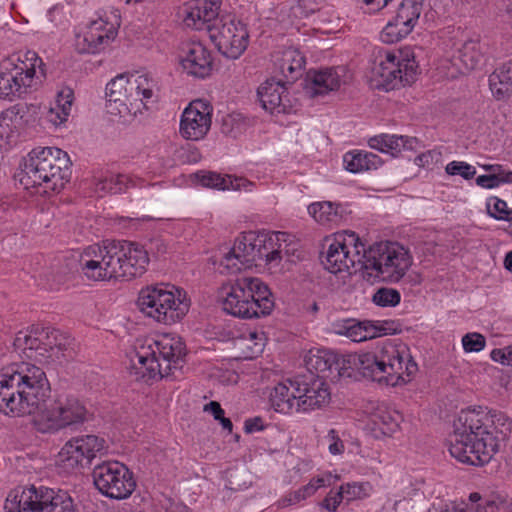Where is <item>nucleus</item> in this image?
<instances>
[{"label":"nucleus","instance_id":"obj_5","mask_svg":"<svg viewBox=\"0 0 512 512\" xmlns=\"http://www.w3.org/2000/svg\"><path fill=\"white\" fill-rule=\"evenodd\" d=\"M185 355V345L180 338L162 335L137 347L131 361L137 378L162 379L182 367Z\"/></svg>","mask_w":512,"mask_h":512},{"label":"nucleus","instance_id":"obj_36","mask_svg":"<svg viewBox=\"0 0 512 512\" xmlns=\"http://www.w3.org/2000/svg\"><path fill=\"white\" fill-rule=\"evenodd\" d=\"M489 86L492 94L498 100L509 98L512 95V60L503 64L489 76Z\"/></svg>","mask_w":512,"mask_h":512},{"label":"nucleus","instance_id":"obj_64","mask_svg":"<svg viewBox=\"0 0 512 512\" xmlns=\"http://www.w3.org/2000/svg\"><path fill=\"white\" fill-rule=\"evenodd\" d=\"M299 491L302 494L303 499L305 500L306 498L315 494L317 490L315 489V486H313V484L309 481L308 484L299 488Z\"/></svg>","mask_w":512,"mask_h":512},{"label":"nucleus","instance_id":"obj_62","mask_svg":"<svg viewBox=\"0 0 512 512\" xmlns=\"http://www.w3.org/2000/svg\"><path fill=\"white\" fill-rule=\"evenodd\" d=\"M332 476L330 474L325 476L314 477L310 480V482L315 486V489L318 490L321 487L329 486L331 484Z\"/></svg>","mask_w":512,"mask_h":512},{"label":"nucleus","instance_id":"obj_57","mask_svg":"<svg viewBox=\"0 0 512 512\" xmlns=\"http://www.w3.org/2000/svg\"><path fill=\"white\" fill-rule=\"evenodd\" d=\"M264 429L263 420L261 417H254L245 420L244 431L248 434L262 431Z\"/></svg>","mask_w":512,"mask_h":512},{"label":"nucleus","instance_id":"obj_15","mask_svg":"<svg viewBox=\"0 0 512 512\" xmlns=\"http://www.w3.org/2000/svg\"><path fill=\"white\" fill-rule=\"evenodd\" d=\"M92 477L97 490L111 499H127L136 488L133 473L118 461L97 464L93 468Z\"/></svg>","mask_w":512,"mask_h":512},{"label":"nucleus","instance_id":"obj_7","mask_svg":"<svg viewBox=\"0 0 512 512\" xmlns=\"http://www.w3.org/2000/svg\"><path fill=\"white\" fill-rule=\"evenodd\" d=\"M42 66V59L34 51H27L25 59L9 57L0 61V100L25 98L38 85L36 68L44 75Z\"/></svg>","mask_w":512,"mask_h":512},{"label":"nucleus","instance_id":"obj_10","mask_svg":"<svg viewBox=\"0 0 512 512\" xmlns=\"http://www.w3.org/2000/svg\"><path fill=\"white\" fill-rule=\"evenodd\" d=\"M159 86L156 79L147 73L118 75L106 85V96L109 102L124 106L128 113L137 115L149 104L157 101Z\"/></svg>","mask_w":512,"mask_h":512},{"label":"nucleus","instance_id":"obj_16","mask_svg":"<svg viewBox=\"0 0 512 512\" xmlns=\"http://www.w3.org/2000/svg\"><path fill=\"white\" fill-rule=\"evenodd\" d=\"M209 36L218 51L230 59L239 58L248 46L246 25L232 16H225L208 28Z\"/></svg>","mask_w":512,"mask_h":512},{"label":"nucleus","instance_id":"obj_13","mask_svg":"<svg viewBox=\"0 0 512 512\" xmlns=\"http://www.w3.org/2000/svg\"><path fill=\"white\" fill-rule=\"evenodd\" d=\"M377 59L379 62L373 68L377 88L390 91L415 82L418 64L411 49L380 50Z\"/></svg>","mask_w":512,"mask_h":512},{"label":"nucleus","instance_id":"obj_11","mask_svg":"<svg viewBox=\"0 0 512 512\" xmlns=\"http://www.w3.org/2000/svg\"><path fill=\"white\" fill-rule=\"evenodd\" d=\"M411 265L409 251L397 242H377L365 247L363 267L383 282H399Z\"/></svg>","mask_w":512,"mask_h":512},{"label":"nucleus","instance_id":"obj_21","mask_svg":"<svg viewBox=\"0 0 512 512\" xmlns=\"http://www.w3.org/2000/svg\"><path fill=\"white\" fill-rule=\"evenodd\" d=\"M118 279L131 280L142 276L149 264L147 250L138 243L126 240L115 241Z\"/></svg>","mask_w":512,"mask_h":512},{"label":"nucleus","instance_id":"obj_48","mask_svg":"<svg viewBox=\"0 0 512 512\" xmlns=\"http://www.w3.org/2000/svg\"><path fill=\"white\" fill-rule=\"evenodd\" d=\"M398 418L399 415L396 412L391 413L382 409H378V411L374 414V423L377 425H382V429H385L388 432H393L398 427Z\"/></svg>","mask_w":512,"mask_h":512},{"label":"nucleus","instance_id":"obj_28","mask_svg":"<svg viewBox=\"0 0 512 512\" xmlns=\"http://www.w3.org/2000/svg\"><path fill=\"white\" fill-rule=\"evenodd\" d=\"M345 74L346 69L343 66L310 70L307 73V82L311 94L313 96L323 95L339 89L344 82Z\"/></svg>","mask_w":512,"mask_h":512},{"label":"nucleus","instance_id":"obj_30","mask_svg":"<svg viewBox=\"0 0 512 512\" xmlns=\"http://www.w3.org/2000/svg\"><path fill=\"white\" fill-rule=\"evenodd\" d=\"M308 213L317 223L333 227L345 221L350 212L347 210V206L341 203L318 201L308 206Z\"/></svg>","mask_w":512,"mask_h":512},{"label":"nucleus","instance_id":"obj_58","mask_svg":"<svg viewBox=\"0 0 512 512\" xmlns=\"http://www.w3.org/2000/svg\"><path fill=\"white\" fill-rule=\"evenodd\" d=\"M369 13H376L387 6L391 0H362Z\"/></svg>","mask_w":512,"mask_h":512},{"label":"nucleus","instance_id":"obj_18","mask_svg":"<svg viewBox=\"0 0 512 512\" xmlns=\"http://www.w3.org/2000/svg\"><path fill=\"white\" fill-rule=\"evenodd\" d=\"M116 253L114 240L87 247L80 261L83 274L94 281L118 279Z\"/></svg>","mask_w":512,"mask_h":512},{"label":"nucleus","instance_id":"obj_26","mask_svg":"<svg viewBox=\"0 0 512 512\" xmlns=\"http://www.w3.org/2000/svg\"><path fill=\"white\" fill-rule=\"evenodd\" d=\"M117 34L116 28L103 19L92 21L83 36H78L76 46L80 53L95 54L103 50Z\"/></svg>","mask_w":512,"mask_h":512},{"label":"nucleus","instance_id":"obj_9","mask_svg":"<svg viewBox=\"0 0 512 512\" xmlns=\"http://www.w3.org/2000/svg\"><path fill=\"white\" fill-rule=\"evenodd\" d=\"M137 306L147 317L166 325L181 320L189 310V302L181 290L163 283L142 288Z\"/></svg>","mask_w":512,"mask_h":512},{"label":"nucleus","instance_id":"obj_54","mask_svg":"<svg viewBox=\"0 0 512 512\" xmlns=\"http://www.w3.org/2000/svg\"><path fill=\"white\" fill-rule=\"evenodd\" d=\"M511 179L508 177L506 179L497 178L493 173L487 175H480L476 178V184L482 188L492 189L498 187L501 184V181H510Z\"/></svg>","mask_w":512,"mask_h":512},{"label":"nucleus","instance_id":"obj_42","mask_svg":"<svg viewBox=\"0 0 512 512\" xmlns=\"http://www.w3.org/2000/svg\"><path fill=\"white\" fill-rule=\"evenodd\" d=\"M486 209L490 217L512 222V209L508 207L506 201L496 196L489 197L486 202Z\"/></svg>","mask_w":512,"mask_h":512},{"label":"nucleus","instance_id":"obj_49","mask_svg":"<svg viewBox=\"0 0 512 512\" xmlns=\"http://www.w3.org/2000/svg\"><path fill=\"white\" fill-rule=\"evenodd\" d=\"M323 1L324 0H298L295 4V8H293V12L294 14H303L304 17L318 12L320 16L323 13L321 7Z\"/></svg>","mask_w":512,"mask_h":512},{"label":"nucleus","instance_id":"obj_38","mask_svg":"<svg viewBox=\"0 0 512 512\" xmlns=\"http://www.w3.org/2000/svg\"><path fill=\"white\" fill-rule=\"evenodd\" d=\"M484 46L479 40L470 39L458 49L457 58L467 70H474L485 62Z\"/></svg>","mask_w":512,"mask_h":512},{"label":"nucleus","instance_id":"obj_44","mask_svg":"<svg viewBox=\"0 0 512 512\" xmlns=\"http://www.w3.org/2000/svg\"><path fill=\"white\" fill-rule=\"evenodd\" d=\"M247 128V122L241 114H229L223 118L222 132L236 138Z\"/></svg>","mask_w":512,"mask_h":512},{"label":"nucleus","instance_id":"obj_52","mask_svg":"<svg viewBox=\"0 0 512 512\" xmlns=\"http://www.w3.org/2000/svg\"><path fill=\"white\" fill-rule=\"evenodd\" d=\"M326 440L328 442L329 452L333 455H338L344 452V443L340 439L338 432L335 429L329 430Z\"/></svg>","mask_w":512,"mask_h":512},{"label":"nucleus","instance_id":"obj_46","mask_svg":"<svg viewBox=\"0 0 512 512\" xmlns=\"http://www.w3.org/2000/svg\"><path fill=\"white\" fill-rule=\"evenodd\" d=\"M296 2L290 1L283 3L278 12V21L282 24L283 28L287 29L295 24L297 19L303 18V14H294Z\"/></svg>","mask_w":512,"mask_h":512},{"label":"nucleus","instance_id":"obj_1","mask_svg":"<svg viewBox=\"0 0 512 512\" xmlns=\"http://www.w3.org/2000/svg\"><path fill=\"white\" fill-rule=\"evenodd\" d=\"M45 372L30 362L11 363L0 370V411L23 416L38 411L34 425L39 432L53 433L87 420L85 406L73 395L49 399Z\"/></svg>","mask_w":512,"mask_h":512},{"label":"nucleus","instance_id":"obj_29","mask_svg":"<svg viewBox=\"0 0 512 512\" xmlns=\"http://www.w3.org/2000/svg\"><path fill=\"white\" fill-rule=\"evenodd\" d=\"M198 182L207 188L218 190H235L252 192L255 184L244 177H234L231 175L222 176L217 172L199 171L195 173Z\"/></svg>","mask_w":512,"mask_h":512},{"label":"nucleus","instance_id":"obj_24","mask_svg":"<svg viewBox=\"0 0 512 512\" xmlns=\"http://www.w3.org/2000/svg\"><path fill=\"white\" fill-rule=\"evenodd\" d=\"M257 95L262 108L271 114H288L293 111L287 88L280 80L267 79L259 86Z\"/></svg>","mask_w":512,"mask_h":512},{"label":"nucleus","instance_id":"obj_22","mask_svg":"<svg viewBox=\"0 0 512 512\" xmlns=\"http://www.w3.org/2000/svg\"><path fill=\"white\" fill-rule=\"evenodd\" d=\"M212 106L203 100L192 101L183 111L179 132L184 139H203L211 127Z\"/></svg>","mask_w":512,"mask_h":512},{"label":"nucleus","instance_id":"obj_51","mask_svg":"<svg viewBox=\"0 0 512 512\" xmlns=\"http://www.w3.org/2000/svg\"><path fill=\"white\" fill-rule=\"evenodd\" d=\"M470 504H466L465 508L461 509L460 512H493L494 504L487 502L486 506L478 504L481 500L479 493H471L469 496Z\"/></svg>","mask_w":512,"mask_h":512},{"label":"nucleus","instance_id":"obj_55","mask_svg":"<svg viewBox=\"0 0 512 512\" xmlns=\"http://www.w3.org/2000/svg\"><path fill=\"white\" fill-rule=\"evenodd\" d=\"M303 500H304L303 496L298 489L294 492H290L289 494H287L284 497H282L281 499H279L277 502V507L278 508H286L288 506L295 505Z\"/></svg>","mask_w":512,"mask_h":512},{"label":"nucleus","instance_id":"obj_61","mask_svg":"<svg viewBox=\"0 0 512 512\" xmlns=\"http://www.w3.org/2000/svg\"><path fill=\"white\" fill-rule=\"evenodd\" d=\"M432 161H433V152L432 151H427L425 153H422V154L418 155L414 160L415 164L418 165L419 167L428 166Z\"/></svg>","mask_w":512,"mask_h":512},{"label":"nucleus","instance_id":"obj_63","mask_svg":"<svg viewBox=\"0 0 512 512\" xmlns=\"http://www.w3.org/2000/svg\"><path fill=\"white\" fill-rule=\"evenodd\" d=\"M9 123L6 117L0 116V141L8 138L9 136Z\"/></svg>","mask_w":512,"mask_h":512},{"label":"nucleus","instance_id":"obj_41","mask_svg":"<svg viewBox=\"0 0 512 512\" xmlns=\"http://www.w3.org/2000/svg\"><path fill=\"white\" fill-rule=\"evenodd\" d=\"M240 344L244 347L245 358H255L262 353L265 346V335L263 332L250 331L247 335H243Z\"/></svg>","mask_w":512,"mask_h":512},{"label":"nucleus","instance_id":"obj_43","mask_svg":"<svg viewBox=\"0 0 512 512\" xmlns=\"http://www.w3.org/2000/svg\"><path fill=\"white\" fill-rule=\"evenodd\" d=\"M339 491L343 494V499L349 503L353 500L364 499L370 496L372 486L369 483L353 482L342 485Z\"/></svg>","mask_w":512,"mask_h":512},{"label":"nucleus","instance_id":"obj_34","mask_svg":"<svg viewBox=\"0 0 512 512\" xmlns=\"http://www.w3.org/2000/svg\"><path fill=\"white\" fill-rule=\"evenodd\" d=\"M295 378L278 383L270 393V402L275 411L291 414L296 412Z\"/></svg>","mask_w":512,"mask_h":512},{"label":"nucleus","instance_id":"obj_50","mask_svg":"<svg viewBox=\"0 0 512 512\" xmlns=\"http://www.w3.org/2000/svg\"><path fill=\"white\" fill-rule=\"evenodd\" d=\"M486 344L485 337L480 333H467L462 338V345L466 352H479Z\"/></svg>","mask_w":512,"mask_h":512},{"label":"nucleus","instance_id":"obj_4","mask_svg":"<svg viewBox=\"0 0 512 512\" xmlns=\"http://www.w3.org/2000/svg\"><path fill=\"white\" fill-rule=\"evenodd\" d=\"M71 161L56 147H38L24 158L20 182L25 188L43 187L44 193L60 192L70 181Z\"/></svg>","mask_w":512,"mask_h":512},{"label":"nucleus","instance_id":"obj_8","mask_svg":"<svg viewBox=\"0 0 512 512\" xmlns=\"http://www.w3.org/2000/svg\"><path fill=\"white\" fill-rule=\"evenodd\" d=\"M14 346L23 350L27 357L39 360L61 362L74 356L71 338L51 327L33 325L27 331L18 332Z\"/></svg>","mask_w":512,"mask_h":512},{"label":"nucleus","instance_id":"obj_33","mask_svg":"<svg viewBox=\"0 0 512 512\" xmlns=\"http://www.w3.org/2000/svg\"><path fill=\"white\" fill-rule=\"evenodd\" d=\"M266 243L261 248V261L266 264L278 265L282 259V253H290L287 243L290 235L286 232H265Z\"/></svg>","mask_w":512,"mask_h":512},{"label":"nucleus","instance_id":"obj_32","mask_svg":"<svg viewBox=\"0 0 512 512\" xmlns=\"http://www.w3.org/2000/svg\"><path fill=\"white\" fill-rule=\"evenodd\" d=\"M368 144L372 149L396 156L402 150H413L418 144V140L415 137L380 134L371 137Z\"/></svg>","mask_w":512,"mask_h":512},{"label":"nucleus","instance_id":"obj_3","mask_svg":"<svg viewBox=\"0 0 512 512\" xmlns=\"http://www.w3.org/2000/svg\"><path fill=\"white\" fill-rule=\"evenodd\" d=\"M449 452L459 462L482 466L499 450L512 429V421L501 412L462 410L453 423Z\"/></svg>","mask_w":512,"mask_h":512},{"label":"nucleus","instance_id":"obj_56","mask_svg":"<svg viewBox=\"0 0 512 512\" xmlns=\"http://www.w3.org/2000/svg\"><path fill=\"white\" fill-rule=\"evenodd\" d=\"M354 319H343V320H337L332 324V329L334 333L346 336L348 338V332L350 330V327L353 323Z\"/></svg>","mask_w":512,"mask_h":512},{"label":"nucleus","instance_id":"obj_14","mask_svg":"<svg viewBox=\"0 0 512 512\" xmlns=\"http://www.w3.org/2000/svg\"><path fill=\"white\" fill-rule=\"evenodd\" d=\"M328 247L321 255V262L330 273L348 271L356 264H364L365 244L355 232H345L327 240Z\"/></svg>","mask_w":512,"mask_h":512},{"label":"nucleus","instance_id":"obj_23","mask_svg":"<svg viewBox=\"0 0 512 512\" xmlns=\"http://www.w3.org/2000/svg\"><path fill=\"white\" fill-rule=\"evenodd\" d=\"M105 449V440L95 435H86L69 440L60 450V460L74 468L91 463L96 453Z\"/></svg>","mask_w":512,"mask_h":512},{"label":"nucleus","instance_id":"obj_37","mask_svg":"<svg viewBox=\"0 0 512 512\" xmlns=\"http://www.w3.org/2000/svg\"><path fill=\"white\" fill-rule=\"evenodd\" d=\"M343 163L349 172L359 173L377 169L382 165V160L378 155L371 152L351 151L343 156Z\"/></svg>","mask_w":512,"mask_h":512},{"label":"nucleus","instance_id":"obj_35","mask_svg":"<svg viewBox=\"0 0 512 512\" xmlns=\"http://www.w3.org/2000/svg\"><path fill=\"white\" fill-rule=\"evenodd\" d=\"M74 101V91L70 87H63L57 93L54 106L46 114V119L55 126L66 122L71 114Z\"/></svg>","mask_w":512,"mask_h":512},{"label":"nucleus","instance_id":"obj_19","mask_svg":"<svg viewBox=\"0 0 512 512\" xmlns=\"http://www.w3.org/2000/svg\"><path fill=\"white\" fill-rule=\"evenodd\" d=\"M424 0H402L395 16L381 32L386 43H395L408 36L415 28L423 10Z\"/></svg>","mask_w":512,"mask_h":512},{"label":"nucleus","instance_id":"obj_60","mask_svg":"<svg viewBox=\"0 0 512 512\" xmlns=\"http://www.w3.org/2000/svg\"><path fill=\"white\" fill-rule=\"evenodd\" d=\"M204 411L212 414L214 419H218L221 416V414H225L221 405L217 401H211L208 404H206L204 406Z\"/></svg>","mask_w":512,"mask_h":512},{"label":"nucleus","instance_id":"obj_47","mask_svg":"<svg viewBox=\"0 0 512 512\" xmlns=\"http://www.w3.org/2000/svg\"><path fill=\"white\" fill-rule=\"evenodd\" d=\"M445 170L449 175H460L466 180L472 179L476 174L475 167L463 161H452L447 164Z\"/></svg>","mask_w":512,"mask_h":512},{"label":"nucleus","instance_id":"obj_40","mask_svg":"<svg viewBox=\"0 0 512 512\" xmlns=\"http://www.w3.org/2000/svg\"><path fill=\"white\" fill-rule=\"evenodd\" d=\"M386 334L387 329L382 325L378 326L373 324L371 321L360 322L354 319L348 332V338L354 342H362Z\"/></svg>","mask_w":512,"mask_h":512},{"label":"nucleus","instance_id":"obj_27","mask_svg":"<svg viewBox=\"0 0 512 512\" xmlns=\"http://www.w3.org/2000/svg\"><path fill=\"white\" fill-rule=\"evenodd\" d=\"M220 5L212 0H193L185 4L183 8V21L186 26L196 30H202L220 20L218 18Z\"/></svg>","mask_w":512,"mask_h":512},{"label":"nucleus","instance_id":"obj_2","mask_svg":"<svg viewBox=\"0 0 512 512\" xmlns=\"http://www.w3.org/2000/svg\"><path fill=\"white\" fill-rule=\"evenodd\" d=\"M305 364L308 374L322 380L351 377L358 370L363 377L392 387L410 382L418 371L408 346L398 340H385L374 352L362 354L338 356L328 350L309 351Z\"/></svg>","mask_w":512,"mask_h":512},{"label":"nucleus","instance_id":"obj_12","mask_svg":"<svg viewBox=\"0 0 512 512\" xmlns=\"http://www.w3.org/2000/svg\"><path fill=\"white\" fill-rule=\"evenodd\" d=\"M6 512H79L66 491L31 486L21 493L11 491L4 506Z\"/></svg>","mask_w":512,"mask_h":512},{"label":"nucleus","instance_id":"obj_17","mask_svg":"<svg viewBox=\"0 0 512 512\" xmlns=\"http://www.w3.org/2000/svg\"><path fill=\"white\" fill-rule=\"evenodd\" d=\"M264 243H266L264 231L244 234L220 260L221 273L236 274L250 268L254 262L261 261V248Z\"/></svg>","mask_w":512,"mask_h":512},{"label":"nucleus","instance_id":"obj_25","mask_svg":"<svg viewBox=\"0 0 512 512\" xmlns=\"http://www.w3.org/2000/svg\"><path fill=\"white\" fill-rule=\"evenodd\" d=\"M180 63L183 70L196 78H205L212 71L210 51L200 42H187L181 48Z\"/></svg>","mask_w":512,"mask_h":512},{"label":"nucleus","instance_id":"obj_39","mask_svg":"<svg viewBox=\"0 0 512 512\" xmlns=\"http://www.w3.org/2000/svg\"><path fill=\"white\" fill-rule=\"evenodd\" d=\"M304 65L305 58L302 53L296 49L289 48L283 52L279 67L288 82H293L302 75Z\"/></svg>","mask_w":512,"mask_h":512},{"label":"nucleus","instance_id":"obj_20","mask_svg":"<svg viewBox=\"0 0 512 512\" xmlns=\"http://www.w3.org/2000/svg\"><path fill=\"white\" fill-rule=\"evenodd\" d=\"M297 402L296 412L307 413L319 409L330 400V392L324 380L314 374H303L295 377Z\"/></svg>","mask_w":512,"mask_h":512},{"label":"nucleus","instance_id":"obj_45","mask_svg":"<svg viewBox=\"0 0 512 512\" xmlns=\"http://www.w3.org/2000/svg\"><path fill=\"white\" fill-rule=\"evenodd\" d=\"M373 302L381 307H394L400 303L401 295L393 288H380L372 298Z\"/></svg>","mask_w":512,"mask_h":512},{"label":"nucleus","instance_id":"obj_31","mask_svg":"<svg viewBox=\"0 0 512 512\" xmlns=\"http://www.w3.org/2000/svg\"><path fill=\"white\" fill-rule=\"evenodd\" d=\"M95 193L102 197L106 194H118L126 192L129 187H134V180L125 174H113L110 172L97 173L92 178Z\"/></svg>","mask_w":512,"mask_h":512},{"label":"nucleus","instance_id":"obj_6","mask_svg":"<svg viewBox=\"0 0 512 512\" xmlns=\"http://www.w3.org/2000/svg\"><path fill=\"white\" fill-rule=\"evenodd\" d=\"M219 299L226 313L244 319L267 316L274 308L268 286L254 277H244L222 285Z\"/></svg>","mask_w":512,"mask_h":512},{"label":"nucleus","instance_id":"obj_59","mask_svg":"<svg viewBox=\"0 0 512 512\" xmlns=\"http://www.w3.org/2000/svg\"><path fill=\"white\" fill-rule=\"evenodd\" d=\"M508 347L503 349H493L491 352V358L495 362H499L503 365H508Z\"/></svg>","mask_w":512,"mask_h":512},{"label":"nucleus","instance_id":"obj_53","mask_svg":"<svg viewBox=\"0 0 512 512\" xmlns=\"http://www.w3.org/2000/svg\"><path fill=\"white\" fill-rule=\"evenodd\" d=\"M343 500V494H341L340 491H330L320 503V506L328 512H336L338 506Z\"/></svg>","mask_w":512,"mask_h":512}]
</instances>
